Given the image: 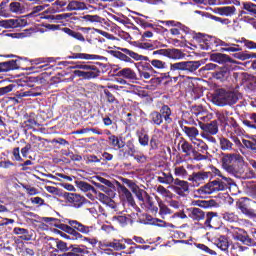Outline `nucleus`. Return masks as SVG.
Returning a JSON list of instances; mask_svg holds the SVG:
<instances>
[{"mask_svg":"<svg viewBox=\"0 0 256 256\" xmlns=\"http://www.w3.org/2000/svg\"><path fill=\"white\" fill-rule=\"evenodd\" d=\"M82 19H84V21H88L89 23H103V18L98 15H84Z\"/></svg>","mask_w":256,"mask_h":256,"instance_id":"obj_49","label":"nucleus"},{"mask_svg":"<svg viewBox=\"0 0 256 256\" xmlns=\"http://www.w3.org/2000/svg\"><path fill=\"white\" fill-rule=\"evenodd\" d=\"M166 57L174 60L185 59V53L176 48L167 49Z\"/></svg>","mask_w":256,"mask_h":256,"instance_id":"obj_23","label":"nucleus"},{"mask_svg":"<svg viewBox=\"0 0 256 256\" xmlns=\"http://www.w3.org/2000/svg\"><path fill=\"white\" fill-rule=\"evenodd\" d=\"M113 221L119 223L122 227H125L129 223L130 219L127 216L118 215L113 217Z\"/></svg>","mask_w":256,"mask_h":256,"instance_id":"obj_53","label":"nucleus"},{"mask_svg":"<svg viewBox=\"0 0 256 256\" xmlns=\"http://www.w3.org/2000/svg\"><path fill=\"white\" fill-rule=\"evenodd\" d=\"M195 247L197 249H200L203 253H206V255H217V253L214 250H211L207 245L201 244V243H196Z\"/></svg>","mask_w":256,"mask_h":256,"instance_id":"obj_48","label":"nucleus"},{"mask_svg":"<svg viewBox=\"0 0 256 256\" xmlns=\"http://www.w3.org/2000/svg\"><path fill=\"white\" fill-rule=\"evenodd\" d=\"M200 128L204 133H209V135H217L219 133V126L217 125V121H212L210 123L199 122Z\"/></svg>","mask_w":256,"mask_h":256,"instance_id":"obj_14","label":"nucleus"},{"mask_svg":"<svg viewBox=\"0 0 256 256\" xmlns=\"http://www.w3.org/2000/svg\"><path fill=\"white\" fill-rule=\"evenodd\" d=\"M9 9L11 13H15L16 15H22V13H25V6L21 5L19 2H11L9 4Z\"/></svg>","mask_w":256,"mask_h":256,"instance_id":"obj_34","label":"nucleus"},{"mask_svg":"<svg viewBox=\"0 0 256 256\" xmlns=\"http://www.w3.org/2000/svg\"><path fill=\"white\" fill-rule=\"evenodd\" d=\"M235 241H241L243 245H248L249 247H255L256 242L255 240L251 239L247 232L241 228H236L232 235Z\"/></svg>","mask_w":256,"mask_h":256,"instance_id":"obj_10","label":"nucleus"},{"mask_svg":"<svg viewBox=\"0 0 256 256\" xmlns=\"http://www.w3.org/2000/svg\"><path fill=\"white\" fill-rule=\"evenodd\" d=\"M249 119L250 121L249 120L243 121L245 127H248V129H254L256 131V113L250 114Z\"/></svg>","mask_w":256,"mask_h":256,"instance_id":"obj_44","label":"nucleus"},{"mask_svg":"<svg viewBox=\"0 0 256 256\" xmlns=\"http://www.w3.org/2000/svg\"><path fill=\"white\" fill-rule=\"evenodd\" d=\"M243 165H245V160L240 154H225L222 157V167L231 175H241L243 173Z\"/></svg>","mask_w":256,"mask_h":256,"instance_id":"obj_4","label":"nucleus"},{"mask_svg":"<svg viewBox=\"0 0 256 256\" xmlns=\"http://www.w3.org/2000/svg\"><path fill=\"white\" fill-rule=\"evenodd\" d=\"M149 119H150V123H152V125L159 126L163 123V117H162L161 113L158 111L151 112L149 115Z\"/></svg>","mask_w":256,"mask_h":256,"instance_id":"obj_35","label":"nucleus"},{"mask_svg":"<svg viewBox=\"0 0 256 256\" xmlns=\"http://www.w3.org/2000/svg\"><path fill=\"white\" fill-rule=\"evenodd\" d=\"M209 177H211V172H194L188 177V181H192L193 183H203L204 181H207Z\"/></svg>","mask_w":256,"mask_h":256,"instance_id":"obj_15","label":"nucleus"},{"mask_svg":"<svg viewBox=\"0 0 256 256\" xmlns=\"http://www.w3.org/2000/svg\"><path fill=\"white\" fill-rule=\"evenodd\" d=\"M70 59H86L88 61H99L101 59V56L95 55V54H84V53H77L73 56L69 57Z\"/></svg>","mask_w":256,"mask_h":256,"instance_id":"obj_29","label":"nucleus"},{"mask_svg":"<svg viewBox=\"0 0 256 256\" xmlns=\"http://www.w3.org/2000/svg\"><path fill=\"white\" fill-rule=\"evenodd\" d=\"M14 235H19V238L22 239V241H31V236L29 235V230L25 228H19L15 227L13 229Z\"/></svg>","mask_w":256,"mask_h":256,"instance_id":"obj_27","label":"nucleus"},{"mask_svg":"<svg viewBox=\"0 0 256 256\" xmlns=\"http://www.w3.org/2000/svg\"><path fill=\"white\" fill-rule=\"evenodd\" d=\"M235 59H239L240 61H247V59H253L255 54L247 53V52H238L234 54Z\"/></svg>","mask_w":256,"mask_h":256,"instance_id":"obj_47","label":"nucleus"},{"mask_svg":"<svg viewBox=\"0 0 256 256\" xmlns=\"http://www.w3.org/2000/svg\"><path fill=\"white\" fill-rule=\"evenodd\" d=\"M87 253V248L76 246L71 252L65 253L64 256H83Z\"/></svg>","mask_w":256,"mask_h":256,"instance_id":"obj_41","label":"nucleus"},{"mask_svg":"<svg viewBox=\"0 0 256 256\" xmlns=\"http://www.w3.org/2000/svg\"><path fill=\"white\" fill-rule=\"evenodd\" d=\"M76 185L78 189H81V191L87 192V191H95V188L91 186V184L85 182V181H77Z\"/></svg>","mask_w":256,"mask_h":256,"instance_id":"obj_46","label":"nucleus"},{"mask_svg":"<svg viewBox=\"0 0 256 256\" xmlns=\"http://www.w3.org/2000/svg\"><path fill=\"white\" fill-rule=\"evenodd\" d=\"M194 41L198 43L199 48L203 51H209L211 49H215V47H224L222 48V51H227L228 53H237V51L241 50V48H239V45H236L234 43L229 44L222 41L221 39L201 33L197 34L194 37Z\"/></svg>","mask_w":256,"mask_h":256,"instance_id":"obj_2","label":"nucleus"},{"mask_svg":"<svg viewBox=\"0 0 256 256\" xmlns=\"http://www.w3.org/2000/svg\"><path fill=\"white\" fill-rule=\"evenodd\" d=\"M41 96V92H35V90H28L19 92L18 97H39Z\"/></svg>","mask_w":256,"mask_h":256,"instance_id":"obj_54","label":"nucleus"},{"mask_svg":"<svg viewBox=\"0 0 256 256\" xmlns=\"http://www.w3.org/2000/svg\"><path fill=\"white\" fill-rule=\"evenodd\" d=\"M211 61H214V63H229L231 62V58L227 56L226 54H221V53H213L210 55Z\"/></svg>","mask_w":256,"mask_h":256,"instance_id":"obj_24","label":"nucleus"},{"mask_svg":"<svg viewBox=\"0 0 256 256\" xmlns=\"http://www.w3.org/2000/svg\"><path fill=\"white\" fill-rule=\"evenodd\" d=\"M159 213L163 217V215H171L173 211H171V209H169L165 204H161Z\"/></svg>","mask_w":256,"mask_h":256,"instance_id":"obj_64","label":"nucleus"},{"mask_svg":"<svg viewBox=\"0 0 256 256\" xmlns=\"http://www.w3.org/2000/svg\"><path fill=\"white\" fill-rule=\"evenodd\" d=\"M21 23L17 19H9L0 21V27H4L5 29H15L19 27Z\"/></svg>","mask_w":256,"mask_h":256,"instance_id":"obj_32","label":"nucleus"},{"mask_svg":"<svg viewBox=\"0 0 256 256\" xmlns=\"http://www.w3.org/2000/svg\"><path fill=\"white\" fill-rule=\"evenodd\" d=\"M192 143L193 145H195L197 149L196 151H198L199 153H207V151H209V146L207 145V143H205V141L201 139H196Z\"/></svg>","mask_w":256,"mask_h":256,"instance_id":"obj_36","label":"nucleus"},{"mask_svg":"<svg viewBox=\"0 0 256 256\" xmlns=\"http://www.w3.org/2000/svg\"><path fill=\"white\" fill-rule=\"evenodd\" d=\"M110 246V249H114V251H123V249H126L125 244L121 243V240L112 241Z\"/></svg>","mask_w":256,"mask_h":256,"instance_id":"obj_51","label":"nucleus"},{"mask_svg":"<svg viewBox=\"0 0 256 256\" xmlns=\"http://www.w3.org/2000/svg\"><path fill=\"white\" fill-rule=\"evenodd\" d=\"M214 99L218 105L223 107L224 105H235L239 101V96L235 92L220 89L216 92Z\"/></svg>","mask_w":256,"mask_h":256,"instance_id":"obj_7","label":"nucleus"},{"mask_svg":"<svg viewBox=\"0 0 256 256\" xmlns=\"http://www.w3.org/2000/svg\"><path fill=\"white\" fill-rule=\"evenodd\" d=\"M174 175L175 177H179V179H187L189 177V173L183 166H175Z\"/></svg>","mask_w":256,"mask_h":256,"instance_id":"obj_40","label":"nucleus"},{"mask_svg":"<svg viewBox=\"0 0 256 256\" xmlns=\"http://www.w3.org/2000/svg\"><path fill=\"white\" fill-rule=\"evenodd\" d=\"M123 183L125 185H127V187H129L130 189H132V191H139V186L135 184V182L127 179V178H124L123 179Z\"/></svg>","mask_w":256,"mask_h":256,"instance_id":"obj_60","label":"nucleus"},{"mask_svg":"<svg viewBox=\"0 0 256 256\" xmlns=\"http://www.w3.org/2000/svg\"><path fill=\"white\" fill-rule=\"evenodd\" d=\"M174 185V191L177 193V195H185L187 191H189V182L185 180H181L179 178L174 179V182L172 183Z\"/></svg>","mask_w":256,"mask_h":256,"instance_id":"obj_13","label":"nucleus"},{"mask_svg":"<svg viewBox=\"0 0 256 256\" xmlns=\"http://www.w3.org/2000/svg\"><path fill=\"white\" fill-rule=\"evenodd\" d=\"M217 119L222 123V125H227V123L233 121V117H231V112L227 110H222L216 113Z\"/></svg>","mask_w":256,"mask_h":256,"instance_id":"obj_22","label":"nucleus"},{"mask_svg":"<svg viewBox=\"0 0 256 256\" xmlns=\"http://www.w3.org/2000/svg\"><path fill=\"white\" fill-rule=\"evenodd\" d=\"M159 113H160V115H162V119H164L165 123L169 124V123L173 122V119H171L172 112H171V108L169 106L163 105L160 108Z\"/></svg>","mask_w":256,"mask_h":256,"instance_id":"obj_28","label":"nucleus"},{"mask_svg":"<svg viewBox=\"0 0 256 256\" xmlns=\"http://www.w3.org/2000/svg\"><path fill=\"white\" fill-rule=\"evenodd\" d=\"M157 181L162 185H173L175 178L171 172H160L159 176H157Z\"/></svg>","mask_w":256,"mask_h":256,"instance_id":"obj_16","label":"nucleus"},{"mask_svg":"<svg viewBox=\"0 0 256 256\" xmlns=\"http://www.w3.org/2000/svg\"><path fill=\"white\" fill-rule=\"evenodd\" d=\"M138 47L139 49H146L148 51H153V49H155V45H153V43L145 41L140 42Z\"/></svg>","mask_w":256,"mask_h":256,"instance_id":"obj_59","label":"nucleus"},{"mask_svg":"<svg viewBox=\"0 0 256 256\" xmlns=\"http://www.w3.org/2000/svg\"><path fill=\"white\" fill-rule=\"evenodd\" d=\"M64 197L68 203L72 207H75L76 209H80V207H83L85 203H87L88 200H86L85 197L77 194V193H66L64 194Z\"/></svg>","mask_w":256,"mask_h":256,"instance_id":"obj_11","label":"nucleus"},{"mask_svg":"<svg viewBox=\"0 0 256 256\" xmlns=\"http://www.w3.org/2000/svg\"><path fill=\"white\" fill-rule=\"evenodd\" d=\"M66 35H69V37H73V39H76L77 41H81L82 43H85V37L80 32L74 31L68 27H65L62 29Z\"/></svg>","mask_w":256,"mask_h":256,"instance_id":"obj_30","label":"nucleus"},{"mask_svg":"<svg viewBox=\"0 0 256 256\" xmlns=\"http://www.w3.org/2000/svg\"><path fill=\"white\" fill-rule=\"evenodd\" d=\"M121 193L123 197H125L128 204L131 205V207H135V200L133 199V194H131L129 189L125 187H121Z\"/></svg>","mask_w":256,"mask_h":256,"instance_id":"obj_42","label":"nucleus"},{"mask_svg":"<svg viewBox=\"0 0 256 256\" xmlns=\"http://www.w3.org/2000/svg\"><path fill=\"white\" fill-rule=\"evenodd\" d=\"M247 249L245 246L239 245V243L232 244L230 248V255L232 256H241L243 252Z\"/></svg>","mask_w":256,"mask_h":256,"instance_id":"obj_37","label":"nucleus"},{"mask_svg":"<svg viewBox=\"0 0 256 256\" xmlns=\"http://www.w3.org/2000/svg\"><path fill=\"white\" fill-rule=\"evenodd\" d=\"M74 69H80V70H75L74 75L76 77H81L82 79H95L99 77V68L95 65L91 64H77L74 66Z\"/></svg>","mask_w":256,"mask_h":256,"instance_id":"obj_6","label":"nucleus"},{"mask_svg":"<svg viewBox=\"0 0 256 256\" xmlns=\"http://www.w3.org/2000/svg\"><path fill=\"white\" fill-rule=\"evenodd\" d=\"M216 245L218 249H221V251L229 252V240L227 239V237L220 236Z\"/></svg>","mask_w":256,"mask_h":256,"instance_id":"obj_38","label":"nucleus"},{"mask_svg":"<svg viewBox=\"0 0 256 256\" xmlns=\"http://www.w3.org/2000/svg\"><path fill=\"white\" fill-rule=\"evenodd\" d=\"M201 67V61H182L170 65V71H185V73H195Z\"/></svg>","mask_w":256,"mask_h":256,"instance_id":"obj_9","label":"nucleus"},{"mask_svg":"<svg viewBox=\"0 0 256 256\" xmlns=\"http://www.w3.org/2000/svg\"><path fill=\"white\" fill-rule=\"evenodd\" d=\"M54 241H55L56 247H57V249H59V251H67V243H65L64 241H61L59 239H55Z\"/></svg>","mask_w":256,"mask_h":256,"instance_id":"obj_62","label":"nucleus"},{"mask_svg":"<svg viewBox=\"0 0 256 256\" xmlns=\"http://www.w3.org/2000/svg\"><path fill=\"white\" fill-rule=\"evenodd\" d=\"M163 25H167L168 27H177L170 29L171 35H179V29L183 31L184 33H189V27L181 24L180 22L169 20V21H162Z\"/></svg>","mask_w":256,"mask_h":256,"instance_id":"obj_12","label":"nucleus"},{"mask_svg":"<svg viewBox=\"0 0 256 256\" xmlns=\"http://www.w3.org/2000/svg\"><path fill=\"white\" fill-rule=\"evenodd\" d=\"M156 191L159 193V195H162V197H171V191H169L164 186H157Z\"/></svg>","mask_w":256,"mask_h":256,"instance_id":"obj_57","label":"nucleus"},{"mask_svg":"<svg viewBox=\"0 0 256 256\" xmlns=\"http://www.w3.org/2000/svg\"><path fill=\"white\" fill-rule=\"evenodd\" d=\"M43 221L45 223H49L50 225H54V227H57L58 229H63V230L67 229L71 233L72 239L83 240L85 239L83 235H91L95 231V227L93 225L87 226L77 220H69V219L64 220V223H68V225L70 226L62 224L61 221L57 218L45 217L43 218Z\"/></svg>","mask_w":256,"mask_h":256,"instance_id":"obj_1","label":"nucleus"},{"mask_svg":"<svg viewBox=\"0 0 256 256\" xmlns=\"http://www.w3.org/2000/svg\"><path fill=\"white\" fill-rule=\"evenodd\" d=\"M182 131L185 132L192 143L196 141L197 137L199 136V130L195 127L182 126Z\"/></svg>","mask_w":256,"mask_h":256,"instance_id":"obj_20","label":"nucleus"},{"mask_svg":"<svg viewBox=\"0 0 256 256\" xmlns=\"http://www.w3.org/2000/svg\"><path fill=\"white\" fill-rule=\"evenodd\" d=\"M150 63L152 65V69L154 73H157V71H165V69H168L167 62L159 60V59H151Z\"/></svg>","mask_w":256,"mask_h":256,"instance_id":"obj_21","label":"nucleus"},{"mask_svg":"<svg viewBox=\"0 0 256 256\" xmlns=\"http://www.w3.org/2000/svg\"><path fill=\"white\" fill-rule=\"evenodd\" d=\"M109 143L114 149H123L125 147V141H123V138H119L115 135L109 136Z\"/></svg>","mask_w":256,"mask_h":256,"instance_id":"obj_26","label":"nucleus"},{"mask_svg":"<svg viewBox=\"0 0 256 256\" xmlns=\"http://www.w3.org/2000/svg\"><path fill=\"white\" fill-rule=\"evenodd\" d=\"M202 71H213L212 77L216 79V81H220L221 83L227 81L229 77H231V68L227 66L219 67L216 64L208 63L204 67L201 68Z\"/></svg>","mask_w":256,"mask_h":256,"instance_id":"obj_5","label":"nucleus"},{"mask_svg":"<svg viewBox=\"0 0 256 256\" xmlns=\"http://www.w3.org/2000/svg\"><path fill=\"white\" fill-rule=\"evenodd\" d=\"M145 205L147 209H149V211H151L152 213H157V211H159V208L155 206V203L153 202V200H151V198H147L145 200Z\"/></svg>","mask_w":256,"mask_h":256,"instance_id":"obj_55","label":"nucleus"},{"mask_svg":"<svg viewBox=\"0 0 256 256\" xmlns=\"http://www.w3.org/2000/svg\"><path fill=\"white\" fill-rule=\"evenodd\" d=\"M66 9L68 11H85V9H88L84 2L79 0H74L69 2Z\"/></svg>","mask_w":256,"mask_h":256,"instance_id":"obj_19","label":"nucleus"},{"mask_svg":"<svg viewBox=\"0 0 256 256\" xmlns=\"http://www.w3.org/2000/svg\"><path fill=\"white\" fill-rule=\"evenodd\" d=\"M23 189H25V191L28 193V195H38L39 194V190H37V188L30 186V185L23 186Z\"/></svg>","mask_w":256,"mask_h":256,"instance_id":"obj_61","label":"nucleus"},{"mask_svg":"<svg viewBox=\"0 0 256 256\" xmlns=\"http://www.w3.org/2000/svg\"><path fill=\"white\" fill-rule=\"evenodd\" d=\"M243 9H245V11H248L249 15H256V5L253 3L244 2Z\"/></svg>","mask_w":256,"mask_h":256,"instance_id":"obj_52","label":"nucleus"},{"mask_svg":"<svg viewBox=\"0 0 256 256\" xmlns=\"http://www.w3.org/2000/svg\"><path fill=\"white\" fill-rule=\"evenodd\" d=\"M240 43H244V45H245V47H247V49H256V43L251 41V40H247L245 38H242Z\"/></svg>","mask_w":256,"mask_h":256,"instance_id":"obj_63","label":"nucleus"},{"mask_svg":"<svg viewBox=\"0 0 256 256\" xmlns=\"http://www.w3.org/2000/svg\"><path fill=\"white\" fill-rule=\"evenodd\" d=\"M95 187H97L100 191H103V193H106L107 195H111V193H113V191L111 190V187L113 186H107L96 182Z\"/></svg>","mask_w":256,"mask_h":256,"instance_id":"obj_56","label":"nucleus"},{"mask_svg":"<svg viewBox=\"0 0 256 256\" xmlns=\"http://www.w3.org/2000/svg\"><path fill=\"white\" fill-rule=\"evenodd\" d=\"M179 145H181L182 151L187 155L188 157H191L193 155V151H195V148H193V145L189 143L187 140H181L179 142Z\"/></svg>","mask_w":256,"mask_h":256,"instance_id":"obj_33","label":"nucleus"},{"mask_svg":"<svg viewBox=\"0 0 256 256\" xmlns=\"http://www.w3.org/2000/svg\"><path fill=\"white\" fill-rule=\"evenodd\" d=\"M214 174L221 177V179L211 181L198 189L199 195H211L212 193H219V191H225L226 189H229L231 185L235 184L233 179L223 176L221 171H219L217 168L214 169Z\"/></svg>","mask_w":256,"mask_h":256,"instance_id":"obj_3","label":"nucleus"},{"mask_svg":"<svg viewBox=\"0 0 256 256\" xmlns=\"http://www.w3.org/2000/svg\"><path fill=\"white\" fill-rule=\"evenodd\" d=\"M13 69H17V62L15 60L0 63V73H7V71H13Z\"/></svg>","mask_w":256,"mask_h":256,"instance_id":"obj_31","label":"nucleus"},{"mask_svg":"<svg viewBox=\"0 0 256 256\" xmlns=\"http://www.w3.org/2000/svg\"><path fill=\"white\" fill-rule=\"evenodd\" d=\"M118 76L130 81H137V74L131 68H123L118 72Z\"/></svg>","mask_w":256,"mask_h":256,"instance_id":"obj_18","label":"nucleus"},{"mask_svg":"<svg viewBox=\"0 0 256 256\" xmlns=\"http://www.w3.org/2000/svg\"><path fill=\"white\" fill-rule=\"evenodd\" d=\"M65 7H67V2L56 0L52 4V13H61L65 10Z\"/></svg>","mask_w":256,"mask_h":256,"instance_id":"obj_39","label":"nucleus"},{"mask_svg":"<svg viewBox=\"0 0 256 256\" xmlns=\"http://www.w3.org/2000/svg\"><path fill=\"white\" fill-rule=\"evenodd\" d=\"M136 135H137L138 141L142 147H147V145H149V134H147L145 129L137 130Z\"/></svg>","mask_w":256,"mask_h":256,"instance_id":"obj_25","label":"nucleus"},{"mask_svg":"<svg viewBox=\"0 0 256 256\" xmlns=\"http://www.w3.org/2000/svg\"><path fill=\"white\" fill-rule=\"evenodd\" d=\"M187 214L192 221H203L206 217L205 225H211V221H213L214 217H217V213L209 212L205 214V211L201 208H188Z\"/></svg>","mask_w":256,"mask_h":256,"instance_id":"obj_8","label":"nucleus"},{"mask_svg":"<svg viewBox=\"0 0 256 256\" xmlns=\"http://www.w3.org/2000/svg\"><path fill=\"white\" fill-rule=\"evenodd\" d=\"M220 147L223 151H231L233 149V143L229 139L222 137L220 138Z\"/></svg>","mask_w":256,"mask_h":256,"instance_id":"obj_45","label":"nucleus"},{"mask_svg":"<svg viewBox=\"0 0 256 256\" xmlns=\"http://www.w3.org/2000/svg\"><path fill=\"white\" fill-rule=\"evenodd\" d=\"M132 157L137 161V163H145L147 161V156L139 151H137Z\"/></svg>","mask_w":256,"mask_h":256,"instance_id":"obj_58","label":"nucleus"},{"mask_svg":"<svg viewBox=\"0 0 256 256\" xmlns=\"http://www.w3.org/2000/svg\"><path fill=\"white\" fill-rule=\"evenodd\" d=\"M222 217L224 221H228V223H237V221H239V216L233 212H224Z\"/></svg>","mask_w":256,"mask_h":256,"instance_id":"obj_43","label":"nucleus"},{"mask_svg":"<svg viewBox=\"0 0 256 256\" xmlns=\"http://www.w3.org/2000/svg\"><path fill=\"white\" fill-rule=\"evenodd\" d=\"M235 11H237L235 6H222L216 8V13H218V15H222L223 17H232V15H235Z\"/></svg>","mask_w":256,"mask_h":256,"instance_id":"obj_17","label":"nucleus"},{"mask_svg":"<svg viewBox=\"0 0 256 256\" xmlns=\"http://www.w3.org/2000/svg\"><path fill=\"white\" fill-rule=\"evenodd\" d=\"M242 145H244L246 149H250V151H253V153H256V140L250 141L247 139H242Z\"/></svg>","mask_w":256,"mask_h":256,"instance_id":"obj_50","label":"nucleus"}]
</instances>
